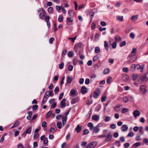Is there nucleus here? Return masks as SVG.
Masks as SVG:
<instances>
[{"label": "nucleus", "mask_w": 148, "mask_h": 148, "mask_svg": "<svg viewBox=\"0 0 148 148\" xmlns=\"http://www.w3.org/2000/svg\"><path fill=\"white\" fill-rule=\"evenodd\" d=\"M112 82V78L111 77H108L107 79V82L108 84H110Z\"/></svg>", "instance_id": "28"}, {"label": "nucleus", "mask_w": 148, "mask_h": 148, "mask_svg": "<svg viewBox=\"0 0 148 148\" xmlns=\"http://www.w3.org/2000/svg\"><path fill=\"white\" fill-rule=\"evenodd\" d=\"M116 43L115 42H114L112 45V48L113 49H115L116 46Z\"/></svg>", "instance_id": "37"}, {"label": "nucleus", "mask_w": 148, "mask_h": 148, "mask_svg": "<svg viewBox=\"0 0 148 148\" xmlns=\"http://www.w3.org/2000/svg\"><path fill=\"white\" fill-rule=\"evenodd\" d=\"M63 16L62 15H60L58 19V21L60 22H62L63 21Z\"/></svg>", "instance_id": "30"}, {"label": "nucleus", "mask_w": 148, "mask_h": 148, "mask_svg": "<svg viewBox=\"0 0 148 148\" xmlns=\"http://www.w3.org/2000/svg\"><path fill=\"white\" fill-rule=\"evenodd\" d=\"M139 128V127H138L137 126H135L133 127V130L134 132H137Z\"/></svg>", "instance_id": "59"}, {"label": "nucleus", "mask_w": 148, "mask_h": 148, "mask_svg": "<svg viewBox=\"0 0 148 148\" xmlns=\"http://www.w3.org/2000/svg\"><path fill=\"white\" fill-rule=\"evenodd\" d=\"M57 127L59 129H60L62 128L61 123L60 122H58L57 123Z\"/></svg>", "instance_id": "40"}, {"label": "nucleus", "mask_w": 148, "mask_h": 148, "mask_svg": "<svg viewBox=\"0 0 148 148\" xmlns=\"http://www.w3.org/2000/svg\"><path fill=\"white\" fill-rule=\"evenodd\" d=\"M137 50L136 48H133L132 51L131 53L130 54H132V55H136L135 53L136 52Z\"/></svg>", "instance_id": "31"}, {"label": "nucleus", "mask_w": 148, "mask_h": 148, "mask_svg": "<svg viewBox=\"0 0 148 148\" xmlns=\"http://www.w3.org/2000/svg\"><path fill=\"white\" fill-rule=\"evenodd\" d=\"M110 119V117L109 116H106V118L104 119V121L106 122L109 121Z\"/></svg>", "instance_id": "42"}, {"label": "nucleus", "mask_w": 148, "mask_h": 148, "mask_svg": "<svg viewBox=\"0 0 148 148\" xmlns=\"http://www.w3.org/2000/svg\"><path fill=\"white\" fill-rule=\"evenodd\" d=\"M39 136V134L38 133H35L34 135V140H36Z\"/></svg>", "instance_id": "38"}, {"label": "nucleus", "mask_w": 148, "mask_h": 148, "mask_svg": "<svg viewBox=\"0 0 148 148\" xmlns=\"http://www.w3.org/2000/svg\"><path fill=\"white\" fill-rule=\"evenodd\" d=\"M129 111V109L127 108H124L122 109V113H126Z\"/></svg>", "instance_id": "35"}, {"label": "nucleus", "mask_w": 148, "mask_h": 148, "mask_svg": "<svg viewBox=\"0 0 148 148\" xmlns=\"http://www.w3.org/2000/svg\"><path fill=\"white\" fill-rule=\"evenodd\" d=\"M138 15H133L132 16L131 19L133 21H136L138 18Z\"/></svg>", "instance_id": "14"}, {"label": "nucleus", "mask_w": 148, "mask_h": 148, "mask_svg": "<svg viewBox=\"0 0 148 148\" xmlns=\"http://www.w3.org/2000/svg\"><path fill=\"white\" fill-rule=\"evenodd\" d=\"M104 46L106 50L108 51L109 50L108 44L107 43L106 41L104 42Z\"/></svg>", "instance_id": "32"}, {"label": "nucleus", "mask_w": 148, "mask_h": 148, "mask_svg": "<svg viewBox=\"0 0 148 148\" xmlns=\"http://www.w3.org/2000/svg\"><path fill=\"white\" fill-rule=\"evenodd\" d=\"M67 52V50H64L62 52V56L64 57L66 54Z\"/></svg>", "instance_id": "56"}, {"label": "nucleus", "mask_w": 148, "mask_h": 148, "mask_svg": "<svg viewBox=\"0 0 148 148\" xmlns=\"http://www.w3.org/2000/svg\"><path fill=\"white\" fill-rule=\"evenodd\" d=\"M131 70L132 71H134L136 69V65L135 64H134L132 65L131 67Z\"/></svg>", "instance_id": "46"}, {"label": "nucleus", "mask_w": 148, "mask_h": 148, "mask_svg": "<svg viewBox=\"0 0 148 148\" xmlns=\"http://www.w3.org/2000/svg\"><path fill=\"white\" fill-rule=\"evenodd\" d=\"M81 91L83 94H85L87 92V89L85 87L83 86L82 87Z\"/></svg>", "instance_id": "12"}, {"label": "nucleus", "mask_w": 148, "mask_h": 148, "mask_svg": "<svg viewBox=\"0 0 148 148\" xmlns=\"http://www.w3.org/2000/svg\"><path fill=\"white\" fill-rule=\"evenodd\" d=\"M97 145L96 141H93L89 144L87 146L86 148H94Z\"/></svg>", "instance_id": "3"}, {"label": "nucleus", "mask_w": 148, "mask_h": 148, "mask_svg": "<svg viewBox=\"0 0 148 148\" xmlns=\"http://www.w3.org/2000/svg\"><path fill=\"white\" fill-rule=\"evenodd\" d=\"M126 45V42L125 41H123L120 44V46L121 47H123L125 46Z\"/></svg>", "instance_id": "43"}, {"label": "nucleus", "mask_w": 148, "mask_h": 148, "mask_svg": "<svg viewBox=\"0 0 148 148\" xmlns=\"http://www.w3.org/2000/svg\"><path fill=\"white\" fill-rule=\"evenodd\" d=\"M93 10H92L90 12V13H91V15H90V17L91 19V20H92V19L93 18V16H94V14H95V13L94 12H93Z\"/></svg>", "instance_id": "54"}, {"label": "nucleus", "mask_w": 148, "mask_h": 148, "mask_svg": "<svg viewBox=\"0 0 148 148\" xmlns=\"http://www.w3.org/2000/svg\"><path fill=\"white\" fill-rule=\"evenodd\" d=\"M95 53H99L100 51V49L99 47H96L95 48Z\"/></svg>", "instance_id": "33"}, {"label": "nucleus", "mask_w": 148, "mask_h": 148, "mask_svg": "<svg viewBox=\"0 0 148 148\" xmlns=\"http://www.w3.org/2000/svg\"><path fill=\"white\" fill-rule=\"evenodd\" d=\"M64 66V63L63 62H62L59 65V68L60 69H62L63 68Z\"/></svg>", "instance_id": "51"}, {"label": "nucleus", "mask_w": 148, "mask_h": 148, "mask_svg": "<svg viewBox=\"0 0 148 148\" xmlns=\"http://www.w3.org/2000/svg\"><path fill=\"white\" fill-rule=\"evenodd\" d=\"M122 70L124 72L127 73L128 71V69L127 67H124L123 68Z\"/></svg>", "instance_id": "50"}, {"label": "nucleus", "mask_w": 148, "mask_h": 148, "mask_svg": "<svg viewBox=\"0 0 148 148\" xmlns=\"http://www.w3.org/2000/svg\"><path fill=\"white\" fill-rule=\"evenodd\" d=\"M79 100L78 97H75L73 98L71 101V103L72 104H74L77 103Z\"/></svg>", "instance_id": "11"}, {"label": "nucleus", "mask_w": 148, "mask_h": 148, "mask_svg": "<svg viewBox=\"0 0 148 148\" xmlns=\"http://www.w3.org/2000/svg\"><path fill=\"white\" fill-rule=\"evenodd\" d=\"M47 124L46 121H43L42 123V127L45 128L47 127Z\"/></svg>", "instance_id": "55"}, {"label": "nucleus", "mask_w": 148, "mask_h": 148, "mask_svg": "<svg viewBox=\"0 0 148 148\" xmlns=\"http://www.w3.org/2000/svg\"><path fill=\"white\" fill-rule=\"evenodd\" d=\"M129 76L127 74H123L122 75V79L123 81H126L129 79Z\"/></svg>", "instance_id": "7"}, {"label": "nucleus", "mask_w": 148, "mask_h": 148, "mask_svg": "<svg viewBox=\"0 0 148 148\" xmlns=\"http://www.w3.org/2000/svg\"><path fill=\"white\" fill-rule=\"evenodd\" d=\"M89 133V131L88 130L86 129L84 130L83 132V134L84 135L86 134H88Z\"/></svg>", "instance_id": "62"}, {"label": "nucleus", "mask_w": 148, "mask_h": 148, "mask_svg": "<svg viewBox=\"0 0 148 148\" xmlns=\"http://www.w3.org/2000/svg\"><path fill=\"white\" fill-rule=\"evenodd\" d=\"M49 96L48 95L46 92H45L43 98L47 100Z\"/></svg>", "instance_id": "60"}, {"label": "nucleus", "mask_w": 148, "mask_h": 148, "mask_svg": "<svg viewBox=\"0 0 148 148\" xmlns=\"http://www.w3.org/2000/svg\"><path fill=\"white\" fill-rule=\"evenodd\" d=\"M127 58H130L128 61V62L129 63L134 62L137 58V57L136 55H132V54H129Z\"/></svg>", "instance_id": "1"}, {"label": "nucleus", "mask_w": 148, "mask_h": 148, "mask_svg": "<svg viewBox=\"0 0 148 148\" xmlns=\"http://www.w3.org/2000/svg\"><path fill=\"white\" fill-rule=\"evenodd\" d=\"M140 78L143 82H146L148 80V78L145 74L140 76Z\"/></svg>", "instance_id": "4"}, {"label": "nucleus", "mask_w": 148, "mask_h": 148, "mask_svg": "<svg viewBox=\"0 0 148 148\" xmlns=\"http://www.w3.org/2000/svg\"><path fill=\"white\" fill-rule=\"evenodd\" d=\"M67 22H71L73 21V18L71 17L68 18L67 19Z\"/></svg>", "instance_id": "58"}, {"label": "nucleus", "mask_w": 148, "mask_h": 148, "mask_svg": "<svg viewBox=\"0 0 148 148\" xmlns=\"http://www.w3.org/2000/svg\"><path fill=\"white\" fill-rule=\"evenodd\" d=\"M47 94L49 96H51L53 95V91H47L46 92Z\"/></svg>", "instance_id": "44"}, {"label": "nucleus", "mask_w": 148, "mask_h": 148, "mask_svg": "<svg viewBox=\"0 0 148 148\" xmlns=\"http://www.w3.org/2000/svg\"><path fill=\"white\" fill-rule=\"evenodd\" d=\"M44 16V19L45 21L46 22H47L48 21H49V19L50 18L49 16L48 15H45L43 16Z\"/></svg>", "instance_id": "19"}, {"label": "nucleus", "mask_w": 148, "mask_h": 148, "mask_svg": "<svg viewBox=\"0 0 148 148\" xmlns=\"http://www.w3.org/2000/svg\"><path fill=\"white\" fill-rule=\"evenodd\" d=\"M72 81V77L70 76H68L67 77V83L70 84Z\"/></svg>", "instance_id": "24"}, {"label": "nucleus", "mask_w": 148, "mask_h": 148, "mask_svg": "<svg viewBox=\"0 0 148 148\" xmlns=\"http://www.w3.org/2000/svg\"><path fill=\"white\" fill-rule=\"evenodd\" d=\"M90 83V79L89 78H87L85 81V83L86 85H88Z\"/></svg>", "instance_id": "63"}, {"label": "nucleus", "mask_w": 148, "mask_h": 148, "mask_svg": "<svg viewBox=\"0 0 148 148\" xmlns=\"http://www.w3.org/2000/svg\"><path fill=\"white\" fill-rule=\"evenodd\" d=\"M66 116H64V115H63L62 117V123L63 125L64 126L66 123L67 120Z\"/></svg>", "instance_id": "13"}, {"label": "nucleus", "mask_w": 148, "mask_h": 148, "mask_svg": "<svg viewBox=\"0 0 148 148\" xmlns=\"http://www.w3.org/2000/svg\"><path fill=\"white\" fill-rule=\"evenodd\" d=\"M140 76L138 75L137 74H134L133 75V80H135L137 78H140Z\"/></svg>", "instance_id": "29"}, {"label": "nucleus", "mask_w": 148, "mask_h": 148, "mask_svg": "<svg viewBox=\"0 0 148 148\" xmlns=\"http://www.w3.org/2000/svg\"><path fill=\"white\" fill-rule=\"evenodd\" d=\"M93 129V133H97L99 131V129L96 126H95V127H94V128Z\"/></svg>", "instance_id": "23"}, {"label": "nucleus", "mask_w": 148, "mask_h": 148, "mask_svg": "<svg viewBox=\"0 0 148 148\" xmlns=\"http://www.w3.org/2000/svg\"><path fill=\"white\" fill-rule=\"evenodd\" d=\"M74 54V53L73 51H70L68 53V56L69 57H71Z\"/></svg>", "instance_id": "39"}, {"label": "nucleus", "mask_w": 148, "mask_h": 148, "mask_svg": "<svg viewBox=\"0 0 148 148\" xmlns=\"http://www.w3.org/2000/svg\"><path fill=\"white\" fill-rule=\"evenodd\" d=\"M129 36L132 39H134L135 37V35L134 33L131 32Z\"/></svg>", "instance_id": "27"}, {"label": "nucleus", "mask_w": 148, "mask_h": 148, "mask_svg": "<svg viewBox=\"0 0 148 148\" xmlns=\"http://www.w3.org/2000/svg\"><path fill=\"white\" fill-rule=\"evenodd\" d=\"M143 127H139V128L138 129L139 132V134L140 135H142L143 133Z\"/></svg>", "instance_id": "25"}, {"label": "nucleus", "mask_w": 148, "mask_h": 148, "mask_svg": "<svg viewBox=\"0 0 148 148\" xmlns=\"http://www.w3.org/2000/svg\"><path fill=\"white\" fill-rule=\"evenodd\" d=\"M134 135V133L133 132H129L128 135L127 136L130 137H132Z\"/></svg>", "instance_id": "53"}, {"label": "nucleus", "mask_w": 148, "mask_h": 148, "mask_svg": "<svg viewBox=\"0 0 148 148\" xmlns=\"http://www.w3.org/2000/svg\"><path fill=\"white\" fill-rule=\"evenodd\" d=\"M117 19L119 21H123V16H119L117 17Z\"/></svg>", "instance_id": "49"}, {"label": "nucleus", "mask_w": 148, "mask_h": 148, "mask_svg": "<svg viewBox=\"0 0 148 148\" xmlns=\"http://www.w3.org/2000/svg\"><path fill=\"white\" fill-rule=\"evenodd\" d=\"M110 71V70L108 69H105L103 71V73L105 74H108Z\"/></svg>", "instance_id": "48"}, {"label": "nucleus", "mask_w": 148, "mask_h": 148, "mask_svg": "<svg viewBox=\"0 0 148 148\" xmlns=\"http://www.w3.org/2000/svg\"><path fill=\"white\" fill-rule=\"evenodd\" d=\"M115 40L116 42H119L122 41L121 38L118 36H116L115 37Z\"/></svg>", "instance_id": "17"}, {"label": "nucleus", "mask_w": 148, "mask_h": 148, "mask_svg": "<svg viewBox=\"0 0 148 148\" xmlns=\"http://www.w3.org/2000/svg\"><path fill=\"white\" fill-rule=\"evenodd\" d=\"M110 127L112 129H114L116 127V125L114 124H112L110 125Z\"/></svg>", "instance_id": "57"}, {"label": "nucleus", "mask_w": 148, "mask_h": 148, "mask_svg": "<svg viewBox=\"0 0 148 148\" xmlns=\"http://www.w3.org/2000/svg\"><path fill=\"white\" fill-rule=\"evenodd\" d=\"M140 142H137L135 143L134 144V145L135 147H137L140 146Z\"/></svg>", "instance_id": "61"}, {"label": "nucleus", "mask_w": 148, "mask_h": 148, "mask_svg": "<svg viewBox=\"0 0 148 148\" xmlns=\"http://www.w3.org/2000/svg\"><path fill=\"white\" fill-rule=\"evenodd\" d=\"M54 91L56 94H57L59 91V88L58 87H56L54 90Z\"/></svg>", "instance_id": "52"}, {"label": "nucleus", "mask_w": 148, "mask_h": 148, "mask_svg": "<svg viewBox=\"0 0 148 148\" xmlns=\"http://www.w3.org/2000/svg\"><path fill=\"white\" fill-rule=\"evenodd\" d=\"M62 6H60L58 5H56V9L57 12L59 13L60 12V10H62Z\"/></svg>", "instance_id": "22"}, {"label": "nucleus", "mask_w": 148, "mask_h": 148, "mask_svg": "<svg viewBox=\"0 0 148 148\" xmlns=\"http://www.w3.org/2000/svg\"><path fill=\"white\" fill-rule=\"evenodd\" d=\"M146 86L142 85L140 86V89L143 94L147 92V90L145 89Z\"/></svg>", "instance_id": "8"}, {"label": "nucleus", "mask_w": 148, "mask_h": 148, "mask_svg": "<svg viewBox=\"0 0 148 148\" xmlns=\"http://www.w3.org/2000/svg\"><path fill=\"white\" fill-rule=\"evenodd\" d=\"M66 99H63L60 102V105L62 107H64L66 106Z\"/></svg>", "instance_id": "16"}, {"label": "nucleus", "mask_w": 148, "mask_h": 148, "mask_svg": "<svg viewBox=\"0 0 148 148\" xmlns=\"http://www.w3.org/2000/svg\"><path fill=\"white\" fill-rule=\"evenodd\" d=\"M133 114L135 118L139 116L140 114V112L138 110H135L133 112Z\"/></svg>", "instance_id": "9"}, {"label": "nucleus", "mask_w": 148, "mask_h": 148, "mask_svg": "<svg viewBox=\"0 0 148 148\" xmlns=\"http://www.w3.org/2000/svg\"><path fill=\"white\" fill-rule=\"evenodd\" d=\"M100 94V90L99 89L95 90L94 91L93 96L95 98H97Z\"/></svg>", "instance_id": "2"}, {"label": "nucleus", "mask_w": 148, "mask_h": 148, "mask_svg": "<svg viewBox=\"0 0 148 148\" xmlns=\"http://www.w3.org/2000/svg\"><path fill=\"white\" fill-rule=\"evenodd\" d=\"M88 126L89 127L90 130H92L94 128V126L92 123L90 122L88 124Z\"/></svg>", "instance_id": "20"}, {"label": "nucleus", "mask_w": 148, "mask_h": 148, "mask_svg": "<svg viewBox=\"0 0 148 148\" xmlns=\"http://www.w3.org/2000/svg\"><path fill=\"white\" fill-rule=\"evenodd\" d=\"M69 14L70 16L73 17L74 16V11L72 10H70L69 12Z\"/></svg>", "instance_id": "21"}, {"label": "nucleus", "mask_w": 148, "mask_h": 148, "mask_svg": "<svg viewBox=\"0 0 148 148\" xmlns=\"http://www.w3.org/2000/svg\"><path fill=\"white\" fill-rule=\"evenodd\" d=\"M143 142L146 145H148V139L147 138H144L143 139Z\"/></svg>", "instance_id": "64"}, {"label": "nucleus", "mask_w": 148, "mask_h": 148, "mask_svg": "<svg viewBox=\"0 0 148 148\" xmlns=\"http://www.w3.org/2000/svg\"><path fill=\"white\" fill-rule=\"evenodd\" d=\"M52 111L51 110L47 114V115L46 116V118L48 119L49 117L50 116L51 114H52Z\"/></svg>", "instance_id": "34"}, {"label": "nucleus", "mask_w": 148, "mask_h": 148, "mask_svg": "<svg viewBox=\"0 0 148 148\" xmlns=\"http://www.w3.org/2000/svg\"><path fill=\"white\" fill-rule=\"evenodd\" d=\"M32 131V127H29L26 130L24 131L23 134H22V136L25 134V136L26 135V134H30L31 133Z\"/></svg>", "instance_id": "5"}, {"label": "nucleus", "mask_w": 148, "mask_h": 148, "mask_svg": "<svg viewBox=\"0 0 148 148\" xmlns=\"http://www.w3.org/2000/svg\"><path fill=\"white\" fill-rule=\"evenodd\" d=\"M128 129V126L126 125H123L121 128V130L123 132H126L127 131Z\"/></svg>", "instance_id": "15"}, {"label": "nucleus", "mask_w": 148, "mask_h": 148, "mask_svg": "<svg viewBox=\"0 0 148 148\" xmlns=\"http://www.w3.org/2000/svg\"><path fill=\"white\" fill-rule=\"evenodd\" d=\"M99 58V57L98 55H96L95 56L93 59V60L94 62H95L97 61L98 59Z\"/></svg>", "instance_id": "47"}, {"label": "nucleus", "mask_w": 148, "mask_h": 148, "mask_svg": "<svg viewBox=\"0 0 148 148\" xmlns=\"http://www.w3.org/2000/svg\"><path fill=\"white\" fill-rule=\"evenodd\" d=\"M112 136V135L110 133L108 134L107 136H106V138L105 140V141L106 142H108L110 141L111 140Z\"/></svg>", "instance_id": "6"}, {"label": "nucleus", "mask_w": 148, "mask_h": 148, "mask_svg": "<svg viewBox=\"0 0 148 148\" xmlns=\"http://www.w3.org/2000/svg\"><path fill=\"white\" fill-rule=\"evenodd\" d=\"M129 99L128 97H124L123 98V100L124 102H127L129 100Z\"/></svg>", "instance_id": "41"}, {"label": "nucleus", "mask_w": 148, "mask_h": 148, "mask_svg": "<svg viewBox=\"0 0 148 148\" xmlns=\"http://www.w3.org/2000/svg\"><path fill=\"white\" fill-rule=\"evenodd\" d=\"M49 13L50 14H52L53 13V9L52 7H49L48 9Z\"/></svg>", "instance_id": "26"}, {"label": "nucleus", "mask_w": 148, "mask_h": 148, "mask_svg": "<svg viewBox=\"0 0 148 148\" xmlns=\"http://www.w3.org/2000/svg\"><path fill=\"white\" fill-rule=\"evenodd\" d=\"M81 127H80L79 125H78L75 129V130L77 133H79L81 131Z\"/></svg>", "instance_id": "18"}, {"label": "nucleus", "mask_w": 148, "mask_h": 148, "mask_svg": "<svg viewBox=\"0 0 148 148\" xmlns=\"http://www.w3.org/2000/svg\"><path fill=\"white\" fill-rule=\"evenodd\" d=\"M71 135V133L70 132L68 133L67 134V135H66V139L67 140H69L70 139Z\"/></svg>", "instance_id": "36"}, {"label": "nucleus", "mask_w": 148, "mask_h": 148, "mask_svg": "<svg viewBox=\"0 0 148 148\" xmlns=\"http://www.w3.org/2000/svg\"><path fill=\"white\" fill-rule=\"evenodd\" d=\"M75 94V91L74 89H72L70 92V96H72V95H74Z\"/></svg>", "instance_id": "45"}, {"label": "nucleus", "mask_w": 148, "mask_h": 148, "mask_svg": "<svg viewBox=\"0 0 148 148\" xmlns=\"http://www.w3.org/2000/svg\"><path fill=\"white\" fill-rule=\"evenodd\" d=\"M92 119L95 121H98L99 119V116L98 115H94L92 116Z\"/></svg>", "instance_id": "10"}]
</instances>
